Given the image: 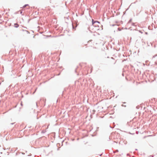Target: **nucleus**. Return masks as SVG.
<instances>
[{"label":"nucleus","instance_id":"f257e3e1","mask_svg":"<svg viewBox=\"0 0 157 157\" xmlns=\"http://www.w3.org/2000/svg\"><path fill=\"white\" fill-rule=\"evenodd\" d=\"M156 77H155L154 74H151L149 75V78L148 80L149 82H152L156 79Z\"/></svg>","mask_w":157,"mask_h":157},{"label":"nucleus","instance_id":"f03ea898","mask_svg":"<svg viewBox=\"0 0 157 157\" xmlns=\"http://www.w3.org/2000/svg\"><path fill=\"white\" fill-rule=\"evenodd\" d=\"M92 25L95 27H99V25L96 23L100 24L99 21H94V19H92Z\"/></svg>","mask_w":157,"mask_h":157},{"label":"nucleus","instance_id":"7ed1b4c3","mask_svg":"<svg viewBox=\"0 0 157 157\" xmlns=\"http://www.w3.org/2000/svg\"><path fill=\"white\" fill-rule=\"evenodd\" d=\"M78 25V24L77 23H72V28L73 29L75 30L76 27Z\"/></svg>","mask_w":157,"mask_h":157},{"label":"nucleus","instance_id":"20e7f679","mask_svg":"<svg viewBox=\"0 0 157 157\" xmlns=\"http://www.w3.org/2000/svg\"><path fill=\"white\" fill-rule=\"evenodd\" d=\"M26 7H27V9H29L30 8L29 5L28 4H25L22 7H21V8H22L23 9H24Z\"/></svg>","mask_w":157,"mask_h":157},{"label":"nucleus","instance_id":"39448f33","mask_svg":"<svg viewBox=\"0 0 157 157\" xmlns=\"http://www.w3.org/2000/svg\"><path fill=\"white\" fill-rule=\"evenodd\" d=\"M133 133H131L130 132H129V133L132 135H134L135 133V132H136L137 134H138V132H137L136 131V128H133Z\"/></svg>","mask_w":157,"mask_h":157},{"label":"nucleus","instance_id":"423d86ee","mask_svg":"<svg viewBox=\"0 0 157 157\" xmlns=\"http://www.w3.org/2000/svg\"><path fill=\"white\" fill-rule=\"evenodd\" d=\"M69 90V88H65L64 89V90L62 92V95L64 94H66V92L67 91V90Z\"/></svg>","mask_w":157,"mask_h":157},{"label":"nucleus","instance_id":"0eeeda50","mask_svg":"<svg viewBox=\"0 0 157 157\" xmlns=\"http://www.w3.org/2000/svg\"><path fill=\"white\" fill-rule=\"evenodd\" d=\"M19 25L17 23L14 24V27L16 28H17L19 26Z\"/></svg>","mask_w":157,"mask_h":157},{"label":"nucleus","instance_id":"6e6552de","mask_svg":"<svg viewBox=\"0 0 157 157\" xmlns=\"http://www.w3.org/2000/svg\"><path fill=\"white\" fill-rule=\"evenodd\" d=\"M23 10L22 9V10H20L19 11H20V13L22 15H24V14H22V13H23Z\"/></svg>","mask_w":157,"mask_h":157},{"label":"nucleus","instance_id":"1a4fd4ad","mask_svg":"<svg viewBox=\"0 0 157 157\" xmlns=\"http://www.w3.org/2000/svg\"><path fill=\"white\" fill-rule=\"evenodd\" d=\"M132 18H131L129 20V21H128V22L127 24H129L132 21Z\"/></svg>","mask_w":157,"mask_h":157},{"label":"nucleus","instance_id":"9d476101","mask_svg":"<svg viewBox=\"0 0 157 157\" xmlns=\"http://www.w3.org/2000/svg\"><path fill=\"white\" fill-rule=\"evenodd\" d=\"M46 131L45 130H43L41 131V133H44L46 132Z\"/></svg>","mask_w":157,"mask_h":157},{"label":"nucleus","instance_id":"9b49d317","mask_svg":"<svg viewBox=\"0 0 157 157\" xmlns=\"http://www.w3.org/2000/svg\"><path fill=\"white\" fill-rule=\"evenodd\" d=\"M151 27L150 26H148V29H149L150 30H152V29H151Z\"/></svg>","mask_w":157,"mask_h":157},{"label":"nucleus","instance_id":"f8f14e48","mask_svg":"<svg viewBox=\"0 0 157 157\" xmlns=\"http://www.w3.org/2000/svg\"><path fill=\"white\" fill-rule=\"evenodd\" d=\"M25 31L26 32V33L27 34L30 33V32L28 31L25 30Z\"/></svg>","mask_w":157,"mask_h":157},{"label":"nucleus","instance_id":"ddd939ff","mask_svg":"<svg viewBox=\"0 0 157 157\" xmlns=\"http://www.w3.org/2000/svg\"><path fill=\"white\" fill-rule=\"evenodd\" d=\"M78 68V67H76V68H75V72H76V71H77V68Z\"/></svg>","mask_w":157,"mask_h":157},{"label":"nucleus","instance_id":"4468645a","mask_svg":"<svg viewBox=\"0 0 157 157\" xmlns=\"http://www.w3.org/2000/svg\"><path fill=\"white\" fill-rule=\"evenodd\" d=\"M121 106H122L124 107H126V105H124L123 104Z\"/></svg>","mask_w":157,"mask_h":157},{"label":"nucleus","instance_id":"2eb2a0df","mask_svg":"<svg viewBox=\"0 0 157 157\" xmlns=\"http://www.w3.org/2000/svg\"><path fill=\"white\" fill-rule=\"evenodd\" d=\"M132 26H134L135 25V23H132Z\"/></svg>","mask_w":157,"mask_h":157},{"label":"nucleus","instance_id":"dca6fc26","mask_svg":"<svg viewBox=\"0 0 157 157\" xmlns=\"http://www.w3.org/2000/svg\"><path fill=\"white\" fill-rule=\"evenodd\" d=\"M21 105L22 106H23V104H22V101H21Z\"/></svg>","mask_w":157,"mask_h":157},{"label":"nucleus","instance_id":"f3484780","mask_svg":"<svg viewBox=\"0 0 157 157\" xmlns=\"http://www.w3.org/2000/svg\"><path fill=\"white\" fill-rule=\"evenodd\" d=\"M19 12H20V11H18L17 12H16V13H16V14L18 13H19Z\"/></svg>","mask_w":157,"mask_h":157},{"label":"nucleus","instance_id":"a211bd4d","mask_svg":"<svg viewBox=\"0 0 157 157\" xmlns=\"http://www.w3.org/2000/svg\"><path fill=\"white\" fill-rule=\"evenodd\" d=\"M15 123H10V124H12V125H13V124Z\"/></svg>","mask_w":157,"mask_h":157},{"label":"nucleus","instance_id":"6ab92c4d","mask_svg":"<svg viewBox=\"0 0 157 157\" xmlns=\"http://www.w3.org/2000/svg\"><path fill=\"white\" fill-rule=\"evenodd\" d=\"M103 154V153H102L100 155H100V156H101Z\"/></svg>","mask_w":157,"mask_h":157},{"label":"nucleus","instance_id":"aec40b11","mask_svg":"<svg viewBox=\"0 0 157 157\" xmlns=\"http://www.w3.org/2000/svg\"><path fill=\"white\" fill-rule=\"evenodd\" d=\"M30 20H31V19H29L28 20V23L29 22V21H30Z\"/></svg>","mask_w":157,"mask_h":157},{"label":"nucleus","instance_id":"412c9836","mask_svg":"<svg viewBox=\"0 0 157 157\" xmlns=\"http://www.w3.org/2000/svg\"><path fill=\"white\" fill-rule=\"evenodd\" d=\"M150 44H151V46L152 47V44L151 43H150Z\"/></svg>","mask_w":157,"mask_h":157},{"label":"nucleus","instance_id":"4be33fe9","mask_svg":"<svg viewBox=\"0 0 157 157\" xmlns=\"http://www.w3.org/2000/svg\"><path fill=\"white\" fill-rule=\"evenodd\" d=\"M123 104H126V102H123Z\"/></svg>","mask_w":157,"mask_h":157},{"label":"nucleus","instance_id":"5701e85b","mask_svg":"<svg viewBox=\"0 0 157 157\" xmlns=\"http://www.w3.org/2000/svg\"><path fill=\"white\" fill-rule=\"evenodd\" d=\"M145 33L146 34H147L148 33L147 32H145Z\"/></svg>","mask_w":157,"mask_h":157},{"label":"nucleus","instance_id":"b1692460","mask_svg":"<svg viewBox=\"0 0 157 157\" xmlns=\"http://www.w3.org/2000/svg\"><path fill=\"white\" fill-rule=\"evenodd\" d=\"M60 73H59L58 74V75H60Z\"/></svg>","mask_w":157,"mask_h":157},{"label":"nucleus","instance_id":"393cba45","mask_svg":"<svg viewBox=\"0 0 157 157\" xmlns=\"http://www.w3.org/2000/svg\"><path fill=\"white\" fill-rule=\"evenodd\" d=\"M23 97V95H22L21 98H22Z\"/></svg>","mask_w":157,"mask_h":157},{"label":"nucleus","instance_id":"a878e982","mask_svg":"<svg viewBox=\"0 0 157 157\" xmlns=\"http://www.w3.org/2000/svg\"><path fill=\"white\" fill-rule=\"evenodd\" d=\"M116 151H117V152H118V150H116Z\"/></svg>","mask_w":157,"mask_h":157},{"label":"nucleus","instance_id":"bb28decb","mask_svg":"<svg viewBox=\"0 0 157 157\" xmlns=\"http://www.w3.org/2000/svg\"><path fill=\"white\" fill-rule=\"evenodd\" d=\"M147 11H146V12H145V13H146L148 14V13H147Z\"/></svg>","mask_w":157,"mask_h":157},{"label":"nucleus","instance_id":"cd10ccee","mask_svg":"<svg viewBox=\"0 0 157 157\" xmlns=\"http://www.w3.org/2000/svg\"><path fill=\"white\" fill-rule=\"evenodd\" d=\"M93 112H95V110H93Z\"/></svg>","mask_w":157,"mask_h":157},{"label":"nucleus","instance_id":"c85d7f7f","mask_svg":"<svg viewBox=\"0 0 157 157\" xmlns=\"http://www.w3.org/2000/svg\"><path fill=\"white\" fill-rule=\"evenodd\" d=\"M122 75H123V76H124V74L123 73H122Z\"/></svg>","mask_w":157,"mask_h":157},{"label":"nucleus","instance_id":"c756f323","mask_svg":"<svg viewBox=\"0 0 157 157\" xmlns=\"http://www.w3.org/2000/svg\"><path fill=\"white\" fill-rule=\"evenodd\" d=\"M151 157H154V156L153 155H151Z\"/></svg>","mask_w":157,"mask_h":157},{"label":"nucleus","instance_id":"7c9ffc66","mask_svg":"<svg viewBox=\"0 0 157 157\" xmlns=\"http://www.w3.org/2000/svg\"><path fill=\"white\" fill-rule=\"evenodd\" d=\"M115 25H112V26H114Z\"/></svg>","mask_w":157,"mask_h":157},{"label":"nucleus","instance_id":"2f4dec72","mask_svg":"<svg viewBox=\"0 0 157 157\" xmlns=\"http://www.w3.org/2000/svg\"><path fill=\"white\" fill-rule=\"evenodd\" d=\"M22 30L23 31H24V30H23V29H22Z\"/></svg>","mask_w":157,"mask_h":157},{"label":"nucleus","instance_id":"473e14b6","mask_svg":"<svg viewBox=\"0 0 157 157\" xmlns=\"http://www.w3.org/2000/svg\"><path fill=\"white\" fill-rule=\"evenodd\" d=\"M36 105H37V103L36 102Z\"/></svg>","mask_w":157,"mask_h":157},{"label":"nucleus","instance_id":"72a5a7b5","mask_svg":"<svg viewBox=\"0 0 157 157\" xmlns=\"http://www.w3.org/2000/svg\"><path fill=\"white\" fill-rule=\"evenodd\" d=\"M90 28H88V29H90Z\"/></svg>","mask_w":157,"mask_h":157},{"label":"nucleus","instance_id":"f704fd0d","mask_svg":"<svg viewBox=\"0 0 157 157\" xmlns=\"http://www.w3.org/2000/svg\"><path fill=\"white\" fill-rule=\"evenodd\" d=\"M9 154V153L7 152ZM8 155H9V154H8Z\"/></svg>","mask_w":157,"mask_h":157},{"label":"nucleus","instance_id":"c9c22d12","mask_svg":"<svg viewBox=\"0 0 157 157\" xmlns=\"http://www.w3.org/2000/svg\"><path fill=\"white\" fill-rule=\"evenodd\" d=\"M136 150H137V149H136Z\"/></svg>","mask_w":157,"mask_h":157},{"label":"nucleus","instance_id":"e433bc0d","mask_svg":"<svg viewBox=\"0 0 157 157\" xmlns=\"http://www.w3.org/2000/svg\"><path fill=\"white\" fill-rule=\"evenodd\" d=\"M140 32L141 33V32L140 31Z\"/></svg>","mask_w":157,"mask_h":157},{"label":"nucleus","instance_id":"4c0bfd02","mask_svg":"<svg viewBox=\"0 0 157 157\" xmlns=\"http://www.w3.org/2000/svg\"><path fill=\"white\" fill-rule=\"evenodd\" d=\"M140 32L141 33V32L140 31Z\"/></svg>","mask_w":157,"mask_h":157}]
</instances>
